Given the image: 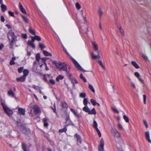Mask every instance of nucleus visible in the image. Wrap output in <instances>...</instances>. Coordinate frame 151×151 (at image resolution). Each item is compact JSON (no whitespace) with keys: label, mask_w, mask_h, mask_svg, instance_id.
Here are the masks:
<instances>
[{"label":"nucleus","mask_w":151,"mask_h":151,"mask_svg":"<svg viewBox=\"0 0 151 151\" xmlns=\"http://www.w3.org/2000/svg\"><path fill=\"white\" fill-rule=\"evenodd\" d=\"M40 47L42 49V50L43 49L46 47V46L43 43H40L39 44Z\"/></svg>","instance_id":"obj_40"},{"label":"nucleus","mask_w":151,"mask_h":151,"mask_svg":"<svg viewBox=\"0 0 151 151\" xmlns=\"http://www.w3.org/2000/svg\"><path fill=\"white\" fill-rule=\"evenodd\" d=\"M91 44L94 51L96 52L98 54L97 55H95L93 52H92L91 53V55L92 58L93 59H95L99 58L100 56L99 55V50L98 44H97L95 41H92Z\"/></svg>","instance_id":"obj_2"},{"label":"nucleus","mask_w":151,"mask_h":151,"mask_svg":"<svg viewBox=\"0 0 151 151\" xmlns=\"http://www.w3.org/2000/svg\"><path fill=\"white\" fill-rule=\"evenodd\" d=\"M1 20L2 22H4L5 21V19L4 17L3 16H1Z\"/></svg>","instance_id":"obj_59"},{"label":"nucleus","mask_w":151,"mask_h":151,"mask_svg":"<svg viewBox=\"0 0 151 151\" xmlns=\"http://www.w3.org/2000/svg\"><path fill=\"white\" fill-rule=\"evenodd\" d=\"M22 147L24 151H27L28 150L27 149L26 145L24 143H22Z\"/></svg>","instance_id":"obj_28"},{"label":"nucleus","mask_w":151,"mask_h":151,"mask_svg":"<svg viewBox=\"0 0 151 151\" xmlns=\"http://www.w3.org/2000/svg\"><path fill=\"white\" fill-rule=\"evenodd\" d=\"M64 78V76L61 75H60L56 78V81L59 82L60 80H62Z\"/></svg>","instance_id":"obj_23"},{"label":"nucleus","mask_w":151,"mask_h":151,"mask_svg":"<svg viewBox=\"0 0 151 151\" xmlns=\"http://www.w3.org/2000/svg\"><path fill=\"white\" fill-rule=\"evenodd\" d=\"M143 98L144 101V104H146V95H143Z\"/></svg>","instance_id":"obj_56"},{"label":"nucleus","mask_w":151,"mask_h":151,"mask_svg":"<svg viewBox=\"0 0 151 151\" xmlns=\"http://www.w3.org/2000/svg\"><path fill=\"white\" fill-rule=\"evenodd\" d=\"M76 9L78 10H80L81 8V6L78 2H77L76 3Z\"/></svg>","instance_id":"obj_38"},{"label":"nucleus","mask_w":151,"mask_h":151,"mask_svg":"<svg viewBox=\"0 0 151 151\" xmlns=\"http://www.w3.org/2000/svg\"><path fill=\"white\" fill-rule=\"evenodd\" d=\"M37 67L38 65L37 64L36 62L35 61V62L34 63L33 67L32 69V70L35 72H37L38 71V69L37 68Z\"/></svg>","instance_id":"obj_8"},{"label":"nucleus","mask_w":151,"mask_h":151,"mask_svg":"<svg viewBox=\"0 0 151 151\" xmlns=\"http://www.w3.org/2000/svg\"><path fill=\"white\" fill-rule=\"evenodd\" d=\"M89 114H94L95 115L96 114V111L95 109L93 108L92 110H89V111L88 113Z\"/></svg>","instance_id":"obj_18"},{"label":"nucleus","mask_w":151,"mask_h":151,"mask_svg":"<svg viewBox=\"0 0 151 151\" xmlns=\"http://www.w3.org/2000/svg\"><path fill=\"white\" fill-rule=\"evenodd\" d=\"M18 112L19 114H21L22 115H24L25 114V109L22 108H19Z\"/></svg>","instance_id":"obj_13"},{"label":"nucleus","mask_w":151,"mask_h":151,"mask_svg":"<svg viewBox=\"0 0 151 151\" xmlns=\"http://www.w3.org/2000/svg\"><path fill=\"white\" fill-rule=\"evenodd\" d=\"M32 40H31V41L34 42L35 41V37H31Z\"/></svg>","instance_id":"obj_60"},{"label":"nucleus","mask_w":151,"mask_h":151,"mask_svg":"<svg viewBox=\"0 0 151 151\" xmlns=\"http://www.w3.org/2000/svg\"><path fill=\"white\" fill-rule=\"evenodd\" d=\"M47 119L44 118L43 119V122L44 124V125L45 127H47L48 125V123L47 122Z\"/></svg>","instance_id":"obj_34"},{"label":"nucleus","mask_w":151,"mask_h":151,"mask_svg":"<svg viewBox=\"0 0 151 151\" xmlns=\"http://www.w3.org/2000/svg\"><path fill=\"white\" fill-rule=\"evenodd\" d=\"M91 103H92V104L94 106H95L96 105V104H97V102H96V101L93 100V99H91Z\"/></svg>","instance_id":"obj_42"},{"label":"nucleus","mask_w":151,"mask_h":151,"mask_svg":"<svg viewBox=\"0 0 151 151\" xmlns=\"http://www.w3.org/2000/svg\"><path fill=\"white\" fill-rule=\"evenodd\" d=\"M43 53L46 56H52V54L50 52L47 51L45 50H43Z\"/></svg>","instance_id":"obj_22"},{"label":"nucleus","mask_w":151,"mask_h":151,"mask_svg":"<svg viewBox=\"0 0 151 151\" xmlns=\"http://www.w3.org/2000/svg\"><path fill=\"white\" fill-rule=\"evenodd\" d=\"M22 18L23 20L26 23H28V19L25 17V16L24 15L22 16Z\"/></svg>","instance_id":"obj_39"},{"label":"nucleus","mask_w":151,"mask_h":151,"mask_svg":"<svg viewBox=\"0 0 151 151\" xmlns=\"http://www.w3.org/2000/svg\"><path fill=\"white\" fill-rule=\"evenodd\" d=\"M80 78L84 82H87V80L85 78V77H84L82 74L81 73L80 76Z\"/></svg>","instance_id":"obj_33"},{"label":"nucleus","mask_w":151,"mask_h":151,"mask_svg":"<svg viewBox=\"0 0 151 151\" xmlns=\"http://www.w3.org/2000/svg\"><path fill=\"white\" fill-rule=\"evenodd\" d=\"M1 10L3 12H5L7 9V7L6 5L3 4H1Z\"/></svg>","instance_id":"obj_20"},{"label":"nucleus","mask_w":151,"mask_h":151,"mask_svg":"<svg viewBox=\"0 0 151 151\" xmlns=\"http://www.w3.org/2000/svg\"><path fill=\"white\" fill-rule=\"evenodd\" d=\"M114 132L115 133L114 134V137L117 138H119L120 137V135L119 132L117 131L116 129H114Z\"/></svg>","instance_id":"obj_24"},{"label":"nucleus","mask_w":151,"mask_h":151,"mask_svg":"<svg viewBox=\"0 0 151 151\" xmlns=\"http://www.w3.org/2000/svg\"><path fill=\"white\" fill-rule=\"evenodd\" d=\"M7 94L9 96H11L12 97L15 98L14 93L13 92L12 89H10L7 92Z\"/></svg>","instance_id":"obj_11"},{"label":"nucleus","mask_w":151,"mask_h":151,"mask_svg":"<svg viewBox=\"0 0 151 151\" xmlns=\"http://www.w3.org/2000/svg\"><path fill=\"white\" fill-rule=\"evenodd\" d=\"M10 64L12 65L15 64V63L14 61L11 60L10 62Z\"/></svg>","instance_id":"obj_61"},{"label":"nucleus","mask_w":151,"mask_h":151,"mask_svg":"<svg viewBox=\"0 0 151 151\" xmlns=\"http://www.w3.org/2000/svg\"><path fill=\"white\" fill-rule=\"evenodd\" d=\"M40 53H37L36 56V60L39 63L40 59Z\"/></svg>","instance_id":"obj_29"},{"label":"nucleus","mask_w":151,"mask_h":151,"mask_svg":"<svg viewBox=\"0 0 151 151\" xmlns=\"http://www.w3.org/2000/svg\"><path fill=\"white\" fill-rule=\"evenodd\" d=\"M59 132H66V128L65 127H64L62 129H60L59 130Z\"/></svg>","instance_id":"obj_46"},{"label":"nucleus","mask_w":151,"mask_h":151,"mask_svg":"<svg viewBox=\"0 0 151 151\" xmlns=\"http://www.w3.org/2000/svg\"><path fill=\"white\" fill-rule=\"evenodd\" d=\"M96 130L97 132V133L98 134L99 137H101V132H100V130H99V129H96Z\"/></svg>","instance_id":"obj_47"},{"label":"nucleus","mask_w":151,"mask_h":151,"mask_svg":"<svg viewBox=\"0 0 151 151\" xmlns=\"http://www.w3.org/2000/svg\"><path fill=\"white\" fill-rule=\"evenodd\" d=\"M123 118L126 122H129V119L128 117L126 115H124L123 116Z\"/></svg>","instance_id":"obj_41"},{"label":"nucleus","mask_w":151,"mask_h":151,"mask_svg":"<svg viewBox=\"0 0 151 151\" xmlns=\"http://www.w3.org/2000/svg\"><path fill=\"white\" fill-rule=\"evenodd\" d=\"M142 56L146 60H147V56L145 55L144 54H142Z\"/></svg>","instance_id":"obj_58"},{"label":"nucleus","mask_w":151,"mask_h":151,"mask_svg":"<svg viewBox=\"0 0 151 151\" xmlns=\"http://www.w3.org/2000/svg\"><path fill=\"white\" fill-rule=\"evenodd\" d=\"M8 13L9 14V15L10 16H11L14 17V13L13 12H11L10 11H9L8 12Z\"/></svg>","instance_id":"obj_50"},{"label":"nucleus","mask_w":151,"mask_h":151,"mask_svg":"<svg viewBox=\"0 0 151 151\" xmlns=\"http://www.w3.org/2000/svg\"><path fill=\"white\" fill-rule=\"evenodd\" d=\"M22 37L24 39H27V36L26 34H22Z\"/></svg>","instance_id":"obj_54"},{"label":"nucleus","mask_w":151,"mask_h":151,"mask_svg":"<svg viewBox=\"0 0 151 151\" xmlns=\"http://www.w3.org/2000/svg\"><path fill=\"white\" fill-rule=\"evenodd\" d=\"M97 62L99 63V64L101 66L102 68L105 70V68L102 63V60H99Z\"/></svg>","instance_id":"obj_25"},{"label":"nucleus","mask_w":151,"mask_h":151,"mask_svg":"<svg viewBox=\"0 0 151 151\" xmlns=\"http://www.w3.org/2000/svg\"><path fill=\"white\" fill-rule=\"evenodd\" d=\"M23 67H21L19 68L18 69V71L19 73H21L22 72V70L23 69Z\"/></svg>","instance_id":"obj_48"},{"label":"nucleus","mask_w":151,"mask_h":151,"mask_svg":"<svg viewBox=\"0 0 151 151\" xmlns=\"http://www.w3.org/2000/svg\"><path fill=\"white\" fill-rule=\"evenodd\" d=\"M104 141L103 138H102L100 140V145H99L98 147V150L99 151H103L104 150Z\"/></svg>","instance_id":"obj_7"},{"label":"nucleus","mask_w":151,"mask_h":151,"mask_svg":"<svg viewBox=\"0 0 151 151\" xmlns=\"http://www.w3.org/2000/svg\"><path fill=\"white\" fill-rule=\"evenodd\" d=\"M74 137L76 138L77 142L81 144L82 142V140L80 136L77 133H76L74 135Z\"/></svg>","instance_id":"obj_10"},{"label":"nucleus","mask_w":151,"mask_h":151,"mask_svg":"<svg viewBox=\"0 0 151 151\" xmlns=\"http://www.w3.org/2000/svg\"><path fill=\"white\" fill-rule=\"evenodd\" d=\"M25 76H22L20 77V78H17L16 79V80L17 81L23 82L25 81Z\"/></svg>","instance_id":"obj_16"},{"label":"nucleus","mask_w":151,"mask_h":151,"mask_svg":"<svg viewBox=\"0 0 151 151\" xmlns=\"http://www.w3.org/2000/svg\"><path fill=\"white\" fill-rule=\"evenodd\" d=\"M72 60L74 64L75 67L78 70H79L83 72H85L86 71L85 70H84L80 65L78 63V62L74 58H72Z\"/></svg>","instance_id":"obj_6"},{"label":"nucleus","mask_w":151,"mask_h":151,"mask_svg":"<svg viewBox=\"0 0 151 151\" xmlns=\"http://www.w3.org/2000/svg\"><path fill=\"white\" fill-rule=\"evenodd\" d=\"M98 124L96 121L94 120L93 121V127L96 129H98L97 127Z\"/></svg>","instance_id":"obj_32"},{"label":"nucleus","mask_w":151,"mask_h":151,"mask_svg":"<svg viewBox=\"0 0 151 151\" xmlns=\"http://www.w3.org/2000/svg\"><path fill=\"white\" fill-rule=\"evenodd\" d=\"M145 135L147 140L150 143H151V141L150 139L149 133L148 132H147L145 133Z\"/></svg>","instance_id":"obj_17"},{"label":"nucleus","mask_w":151,"mask_h":151,"mask_svg":"<svg viewBox=\"0 0 151 151\" xmlns=\"http://www.w3.org/2000/svg\"><path fill=\"white\" fill-rule=\"evenodd\" d=\"M7 35L9 41V47L10 48H12L14 46V44L17 41V37L12 30H10L8 32Z\"/></svg>","instance_id":"obj_1"},{"label":"nucleus","mask_w":151,"mask_h":151,"mask_svg":"<svg viewBox=\"0 0 151 151\" xmlns=\"http://www.w3.org/2000/svg\"><path fill=\"white\" fill-rule=\"evenodd\" d=\"M112 109L114 112L116 113L119 114V111L117 109H116V108L114 107L112 108Z\"/></svg>","instance_id":"obj_44"},{"label":"nucleus","mask_w":151,"mask_h":151,"mask_svg":"<svg viewBox=\"0 0 151 151\" xmlns=\"http://www.w3.org/2000/svg\"><path fill=\"white\" fill-rule=\"evenodd\" d=\"M29 32L34 35H36L35 32V31L33 30L31 27H30L29 29Z\"/></svg>","instance_id":"obj_26"},{"label":"nucleus","mask_w":151,"mask_h":151,"mask_svg":"<svg viewBox=\"0 0 151 151\" xmlns=\"http://www.w3.org/2000/svg\"><path fill=\"white\" fill-rule=\"evenodd\" d=\"M88 102L87 98H85L83 100V104L85 106H87Z\"/></svg>","instance_id":"obj_36"},{"label":"nucleus","mask_w":151,"mask_h":151,"mask_svg":"<svg viewBox=\"0 0 151 151\" xmlns=\"http://www.w3.org/2000/svg\"><path fill=\"white\" fill-rule=\"evenodd\" d=\"M47 58H41V60H42V62L43 63L45 62V61L47 60Z\"/></svg>","instance_id":"obj_55"},{"label":"nucleus","mask_w":151,"mask_h":151,"mask_svg":"<svg viewBox=\"0 0 151 151\" xmlns=\"http://www.w3.org/2000/svg\"><path fill=\"white\" fill-rule=\"evenodd\" d=\"M132 86L133 87V88L134 89H135L136 88V86H135V85L134 83L132 81L130 82Z\"/></svg>","instance_id":"obj_51"},{"label":"nucleus","mask_w":151,"mask_h":151,"mask_svg":"<svg viewBox=\"0 0 151 151\" xmlns=\"http://www.w3.org/2000/svg\"><path fill=\"white\" fill-rule=\"evenodd\" d=\"M131 64L132 65L135 67L136 69H138L139 68V66L137 64V63L134 61H132L131 62Z\"/></svg>","instance_id":"obj_21"},{"label":"nucleus","mask_w":151,"mask_h":151,"mask_svg":"<svg viewBox=\"0 0 151 151\" xmlns=\"http://www.w3.org/2000/svg\"><path fill=\"white\" fill-rule=\"evenodd\" d=\"M89 88L93 93H95V90L93 86L91 84H89L88 86Z\"/></svg>","instance_id":"obj_31"},{"label":"nucleus","mask_w":151,"mask_h":151,"mask_svg":"<svg viewBox=\"0 0 151 151\" xmlns=\"http://www.w3.org/2000/svg\"><path fill=\"white\" fill-rule=\"evenodd\" d=\"M33 88H34V89H38L39 88V87L38 86H36L35 85H33Z\"/></svg>","instance_id":"obj_63"},{"label":"nucleus","mask_w":151,"mask_h":151,"mask_svg":"<svg viewBox=\"0 0 151 151\" xmlns=\"http://www.w3.org/2000/svg\"><path fill=\"white\" fill-rule=\"evenodd\" d=\"M23 73L24 74L23 76H24L26 77V76L28 75L29 73V71L27 70H24L23 71Z\"/></svg>","instance_id":"obj_37"},{"label":"nucleus","mask_w":151,"mask_h":151,"mask_svg":"<svg viewBox=\"0 0 151 151\" xmlns=\"http://www.w3.org/2000/svg\"><path fill=\"white\" fill-rule=\"evenodd\" d=\"M98 14L99 16L100 17V18H101L102 17V16L103 14V13L102 10L101 9V8L100 7H99L98 8Z\"/></svg>","instance_id":"obj_15"},{"label":"nucleus","mask_w":151,"mask_h":151,"mask_svg":"<svg viewBox=\"0 0 151 151\" xmlns=\"http://www.w3.org/2000/svg\"><path fill=\"white\" fill-rule=\"evenodd\" d=\"M50 83L52 84H54L55 83V82L54 80L51 79L50 80Z\"/></svg>","instance_id":"obj_53"},{"label":"nucleus","mask_w":151,"mask_h":151,"mask_svg":"<svg viewBox=\"0 0 151 151\" xmlns=\"http://www.w3.org/2000/svg\"><path fill=\"white\" fill-rule=\"evenodd\" d=\"M83 110L85 112L88 113L90 109L87 106H85L83 108Z\"/></svg>","instance_id":"obj_30"},{"label":"nucleus","mask_w":151,"mask_h":151,"mask_svg":"<svg viewBox=\"0 0 151 151\" xmlns=\"http://www.w3.org/2000/svg\"><path fill=\"white\" fill-rule=\"evenodd\" d=\"M73 122L70 120L69 118L67 117V126L68 125H72Z\"/></svg>","instance_id":"obj_27"},{"label":"nucleus","mask_w":151,"mask_h":151,"mask_svg":"<svg viewBox=\"0 0 151 151\" xmlns=\"http://www.w3.org/2000/svg\"><path fill=\"white\" fill-rule=\"evenodd\" d=\"M99 27L100 29H101V30L102 29H103L102 27L101 24L100 22H99Z\"/></svg>","instance_id":"obj_64"},{"label":"nucleus","mask_w":151,"mask_h":151,"mask_svg":"<svg viewBox=\"0 0 151 151\" xmlns=\"http://www.w3.org/2000/svg\"><path fill=\"white\" fill-rule=\"evenodd\" d=\"M86 96V94L84 93H81L80 94V96L81 98H85Z\"/></svg>","instance_id":"obj_43"},{"label":"nucleus","mask_w":151,"mask_h":151,"mask_svg":"<svg viewBox=\"0 0 151 151\" xmlns=\"http://www.w3.org/2000/svg\"><path fill=\"white\" fill-rule=\"evenodd\" d=\"M33 108L34 109V111L35 114H37L39 113L40 109L39 107L36 105H35L34 106Z\"/></svg>","instance_id":"obj_9"},{"label":"nucleus","mask_w":151,"mask_h":151,"mask_svg":"<svg viewBox=\"0 0 151 151\" xmlns=\"http://www.w3.org/2000/svg\"><path fill=\"white\" fill-rule=\"evenodd\" d=\"M117 28L118 29H119L120 32L121 33V34L122 35H124V32L123 29L121 27H119L118 26H117Z\"/></svg>","instance_id":"obj_35"},{"label":"nucleus","mask_w":151,"mask_h":151,"mask_svg":"<svg viewBox=\"0 0 151 151\" xmlns=\"http://www.w3.org/2000/svg\"><path fill=\"white\" fill-rule=\"evenodd\" d=\"M35 40H37L38 41H40L41 40V38L40 36L36 35H35Z\"/></svg>","instance_id":"obj_45"},{"label":"nucleus","mask_w":151,"mask_h":151,"mask_svg":"<svg viewBox=\"0 0 151 151\" xmlns=\"http://www.w3.org/2000/svg\"><path fill=\"white\" fill-rule=\"evenodd\" d=\"M1 105L6 113L9 116H10L13 114L12 111L6 105L4 101L1 102Z\"/></svg>","instance_id":"obj_3"},{"label":"nucleus","mask_w":151,"mask_h":151,"mask_svg":"<svg viewBox=\"0 0 151 151\" xmlns=\"http://www.w3.org/2000/svg\"><path fill=\"white\" fill-rule=\"evenodd\" d=\"M143 122L146 128H147L148 127V126L147 123V122L145 120H143Z\"/></svg>","instance_id":"obj_52"},{"label":"nucleus","mask_w":151,"mask_h":151,"mask_svg":"<svg viewBox=\"0 0 151 151\" xmlns=\"http://www.w3.org/2000/svg\"><path fill=\"white\" fill-rule=\"evenodd\" d=\"M59 40H60V43L61 44V46L62 47H63L64 51L65 52H66V50H65V47H64V46L63 45V44L60 41V39H59Z\"/></svg>","instance_id":"obj_49"},{"label":"nucleus","mask_w":151,"mask_h":151,"mask_svg":"<svg viewBox=\"0 0 151 151\" xmlns=\"http://www.w3.org/2000/svg\"><path fill=\"white\" fill-rule=\"evenodd\" d=\"M73 113L74 114V115L77 117H79L77 113L75 111H74V112H73Z\"/></svg>","instance_id":"obj_62"},{"label":"nucleus","mask_w":151,"mask_h":151,"mask_svg":"<svg viewBox=\"0 0 151 151\" xmlns=\"http://www.w3.org/2000/svg\"><path fill=\"white\" fill-rule=\"evenodd\" d=\"M134 75L138 78L139 81L143 83V81L140 77V76L139 73L137 72H136L134 73Z\"/></svg>","instance_id":"obj_14"},{"label":"nucleus","mask_w":151,"mask_h":151,"mask_svg":"<svg viewBox=\"0 0 151 151\" xmlns=\"http://www.w3.org/2000/svg\"><path fill=\"white\" fill-rule=\"evenodd\" d=\"M52 63L54 64L57 67V68L59 69L60 71H63L65 70V65L63 63L60 62H57L55 61H52Z\"/></svg>","instance_id":"obj_4"},{"label":"nucleus","mask_w":151,"mask_h":151,"mask_svg":"<svg viewBox=\"0 0 151 151\" xmlns=\"http://www.w3.org/2000/svg\"><path fill=\"white\" fill-rule=\"evenodd\" d=\"M28 44L32 47L34 48H35V45L34 42L31 41V40H29L28 42Z\"/></svg>","instance_id":"obj_19"},{"label":"nucleus","mask_w":151,"mask_h":151,"mask_svg":"<svg viewBox=\"0 0 151 151\" xmlns=\"http://www.w3.org/2000/svg\"><path fill=\"white\" fill-rule=\"evenodd\" d=\"M19 7L20 10L23 13L27 14V12L25 9L23 8V6L20 3H19Z\"/></svg>","instance_id":"obj_12"},{"label":"nucleus","mask_w":151,"mask_h":151,"mask_svg":"<svg viewBox=\"0 0 151 151\" xmlns=\"http://www.w3.org/2000/svg\"><path fill=\"white\" fill-rule=\"evenodd\" d=\"M118 126L119 129H122V126L120 124H119L118 125Z\"/></svg>","instance_id":"obj_57"},{"label":"nucleus","mask_w":151,"mask_h":151,"mask_svg":"<svg viewBox=\"0 0 151 151\" xmlns=\"http://www.w3.org/2000/svg\"><path fill=\"white\" fill-rule=\"evenodd\" d=\"M67 76L69 78V79L71 81L73 84V86H74L75 84L78 83L76 79L73 76L72 74H70L69 72L67 71Z\"/></svg>","instance_id":"obj_5"}]
</instances>
